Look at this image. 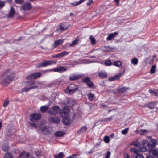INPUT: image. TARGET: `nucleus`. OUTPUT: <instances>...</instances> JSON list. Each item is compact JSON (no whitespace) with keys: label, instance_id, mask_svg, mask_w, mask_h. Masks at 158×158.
<instances>
[{"label":"nucleus","instance_id":"55","mask_svg":"<svg viewBox=\"0 0 158 158\" xmlns=\"http://www.w3.org/2000/svg\"><path fill=\"white\" fill-rule=\"evenodd\" d=\"M93 1L92 0H89L88 2L86 4L87 5L89 6L92 2Z\"/></svg>","mask_w":158,"mask_h":158},{"label":"nucleus","instance_id":"36","mask_svg":"<svg viewBox=\"0 0 158 158\" xmlns=\"http://www.w3.org/2000/svg\"><path fill=\"white\" fill-rule=\"evenodd\" d=\"M4 158H13L12 157V155L11 153H6L4 155Z\"/></svg>","mask_w":158,"mask_h":158},{"label":"nucleus","instance_id":"34","mask_svg":"<svg viewBox=\"0 0 158 158\" xmlns=\"http://www.w3.org/2000/svg\"><path fill=\"white\" fill-rule=\"evenodd\" d=\"M87 96L88 99L91 101L93 100L94 97V94L91 93L88 94Z\"/></svg>","mask_w":158,"mask_h":158},{"label":"nucleus","instance_id":"12","mask_svg":"<svg viewBox=\"0 0 158 158\" xmlns=\"http://www.w3.org/2000/svg\"><path fill=\"white\" fill-rule=\"evenodd\" d=\"M49 121L50 123H55L58 124L60 123L59 118L58 117H50L49 118Z\"/></svg>","mask_w":158,"mask_h":158},{"label":"nucleus","instance_id":"52","mask_svg":"<svg viewBox=\"0 0 158 158\" xmlns=\"http://www.w3.org/2000/svg\"><path fill=\"white\" fill-rule=\"evenodd\" d=\"M147 143L148 141L146 140H143L141 142V143L143 145H145Z\"/></svg>","mask_w":158,"mask_h":158},{"label":"nucleus","instance_id":"40","mask_svg":"<svg viewBox=\"0 0 158 158\" xmlns=\"http://www.w3.org/2000/svg\"><path fill=\"white\" fill-rule=\"evenodd\" d=\"M104 140L106 143H108L110 142L109 137L108 136H105L104 138Z\"/></svg>","mask_w":158,"mask_h":158},{"label":"nucleus","instance_id":"44","mask_svg":"<svg viewBox=\"0 0 158 158\" xmlns=\"http://www.w3.org/2000/svg\"><path fill=\"white\" fill-rule=\"evenodd\" d=\"M112 116H111L110 117L105 118L103 120V121L105 122L111 121L112 119Z\"/></svg>","mask_w":158,"mask_h":158},{"label":"nucleus","instance_id":"61","mask_svg":"<svg viewBox=\"0 0 158 158\" xmlns=\"http://www.w3.org/2000/svg\"><path fill=\"white\" fill-rule=\"evenodd\" d=\"M114 1H115L117 2V5H118L119 4V0H114Z\"/></svg>","mask_w":158,"mask_h":158},{"label":"nucleus","instance_id":"5","mask_svg":"<svg viewBox=\"0 0 158 158\" xmlns=\"http://www.w3.org/2000/svg\"><path fill=\"white\" fill-rule=\"evenodd\" d=\"M41 116L38 113H33L30 116V120L31 122H35L40 119Z\"/></svg>","mask_w":158,"mask_h":158},{"label":"nucleus","instance_id":"32","mask_svg":"<svg viewBox=\"0 0 158 158\" xmlns=\"http://www.w3.org/2000/svg\"><path fill=\"white\" fill-rule=\"evenodd\" d=\"M64 156V154L63 152H61L58 155H55L54 157L55 158H63Z\"/></svg>","mask_w":158,"mask_h":158},{"label":"nucleus","instance_id":"39","mask_svg":"<svg viewBox=\"0 0 158 158\" xmlns=\"http://www.w3.org/2000/svg\"><path fill=\"white\" fill-rule=\"evenodd\" d=\"M156 65H153L152 66V67L151 68L150 70V73H155V68H156Z\"/></svg>","mask_w":158,"mask_h":158},{"label":"nucleus","instance_id":"35","mask_svg":"<svg viewBox=\"0 0 158 158\" xmlns=\"http://www.w3.org/2000/svg\"><path fill=\"white\" fill-rule=\"evenodd\" d=\"M130 151L131 152H133L135 153L136 154V155L137 154H139L138 153V152L139 151V150L135 148H133L130 149Z\"/></svg>","mask_w":158,"mask_h":158},{"label":"nucleus","instance_id":"47","mask_svg":"<svg viewBox=\"0 0 158 158\" xmlns=\"http://www.w3.org/2000/svg\"><path fill=\"white\" fill-rule=\"evenodd\" d=\"M9 102V101L7 100H5L3 104V106L5 107H6L8 104Z\"/></svg>","mask_w":158,"mask_h":158},{"label":"nucleus","instance_id":"50","mask_svg":"<svg viewBox=\"0 0 158 158\" xmlns=\"http://www.w3.org/2000/svg\"><path fill=\"white\" fill-rule=\"evenodd\" d=\"M135 158H144V157L142 155L140 154H137L135 156Z\"/></svg>","mask_w":158,"mask_h":158},{"label":"nucleus","instance_id":"63","mask_svg":"<svg viewBox=\"0 0 158 158\" xmlns=\"http://www.w3.org/2000/svg\"><path fill=\"white\" fill-rule=\"evenodd\" d=\"M31 125L35 127H36V124L35 123H31Z\"/></svg>","mask_w":158,"mask_h":158},{"label":"nucleus","instance_id":"14","mask_svg":"<svg viewBox=\"0 0 158 158\" xmlns=\"http://www.w3.org/2000/svg\"><path fill=\"white\" fill-rule=\"evenodd\" d=\"M63 119V122L65 125H69L70 123V118L69 116H66L65 117H64Z\"/></svg>","mask_w":158,"mask_h":158},{"label":"nucleus","instance_id":"43","mask_svg":"<svg viewBox=\"0 0 158 158\" xmlns=\"http://www.w3.org/2000/svg\"><path fill=\"white\" fill-rule=\"evenodd\" d=\"M31 89V87L28 88L25 87L22 89V91L23 92H26L28 91Z\"/></svg>","mask_w":158,"mask_h":158},{"label":"nucleus","instance_id":"41","mask_svg":"<svg viewBox=\"0 0 158 158\" xmlns=\"http://www.w3.org/2000/svg\"><path fill=\"white\" fill-rule=\"evenodd\" d=\"M128 131L129 128H127L122 130L121 131V133L125 135L128 133Z\"/></svg>","mask_w":158,"mask_h":158},{"label":"nucleus","instance_id":"62","mask_svg":"<svg viewBox=\"0 0 158 158\" xmlns=\"http://www.w3.org/2000/svg\"><path fill=\"white\" fill-rule=\"evenodd\" d=\"M133 145L135 146L136 147H138V146H139V143H135V144H134Z\"/></svg>","mask_w":158,"mask_h":158},{"label":"nucleus","instance_id":"13","mask_svg":"<svg viewBox=\"0 0 158 158\" xmlns=\"http://www.w3.org/2000/svg\"><path fill=\"white\" fill-rule=\"evenodd\" d=\"M31 8V5L30 3L25 4L22 7V9L24 11L29 10Z\"/></svg>","mask_w":158,"mask_h":158},{"label":"nucleus","instance_id":"56","mask_svg":"<svg viewBox=\"0 0 158 158\" xmlns=\"http://www.w3.org/2000/svg\"><path fill=\"white\" fill-rule=\"evenodd\" d=\"M63 24H61V26H60V30L62 31H63L64 30H66L67 29L66 28H64L62 26V25H63Z\"/></svg>","mask_w":158,"mask_h":158},{"label":"nucleus","instance_id":"18","mask_svg":"<svg viewBox=\"0 0 158 158\" xmlns=\"http://www.w3.org/2000/svg\"><path fill=\"white\" fill-rule=\"evenodd\" d=\"M15 14V11L14 8L13 7H11L10 11L8 15V17L12 18L14 16Z\"/></svg>","mask_w":158,"mask_h":158},{"label":"nucleus","instance_id":"11","mask_svg":"<svg viewBox=\"0 0 158 158\" xmlns=\"http://www.w3.org/2000/svg\"><path fill=\"white\" fill-rule=\"evenodd\" d=\"M60 111V115L63 117L67 116L69 113V110L67 108H64Z\"/></svg>","mask_w":158,"mask_h":158},{"label":"nucleus","instance_id":"21","mask_svg":"<svg viewBox=\"0 0 158 158\" xmlns=\"http://www.w3.org/2000/svg\"><path fill=\"white\" fill-rule=\"evenodd\" d=\"M48 109V106L47 105H45L41 106L40 108V110L42 113L45 112Z\"/></svg>","mask_w":158,"mask_h":158},{"label":"nucleus","instance_id":"7","mask_svg":"<svg viewBox=\"0 0 158 158\" xmlns=\"http://www.w3.org/2000/svg\"><path fill=\"white\" fill-rule=\"evenodd\" d=\"M41 75V74L40 73H35L27 77L26 79L27 80L35 79L40 77Z\"/></svg>","mask_w":158,"mask_h":158},{"label":"nucleus","instance_id":"6","mask_svg":"<svg viewBox=\"0 0 158 158\" xmlns=\"http://www.w3.org/2000/svg\"><path fill=\"white\" fill-rule=\"evenodd\" d=\"M82 81L84 83H86L90 88H92L94 86V84L93 83L89 77L84 78L82 79Z\"/></svg>","mask_w":158,"mask_h":158},{"label":"nucleus","instance_id":"22","mask_svg":"<svg viewBox=\"0 0 158 158\" xmlns=\"http://www.w3.org/2000/svg\"><path fill=\"white\" fill-rule=\"evenodd\" d=\"M79 41V39H76L73 41L72 43L69 44L70 46L72 47L75 46L78 44V43Z\"/></svg>","mask_w":158,"mask_h":158},{"label":"nucleus","instance_id":"19","mask_svg":"<svg viewBox=\"0 0 158 158\" xmlns=\"http://www.w3.org/2000/svg\"><path fill=\"white\" fill-rule=\"evenodd\" d=\"M149 152L150 154H152L153 155L156 156H158V150H156L155 149H150Z\"/></svg>","mask_w":158,"mask_h":158},{"label":"nucleus","instance_id":"38","mask_svg":"<svg viewBox=\"0 0 158 158\" xmlns=\"http://www.w3.org/2000/svg\"><path fill=\"white\" fill-rule=\"evenodd\" d=\"M90 39L93 45L94 44L96 43L95 40L92 35H91L90 36Z\"/></svg>","mask_w":158,"mask_h":158},{"label":"nucleus","instance_id":"16","mask_svg":"<svg viewBox=\"0 0 158 158\" xmlns=\"http://www.w3.org/2000/svg\"><path fill=\"white\" fill-rule=\"evenodd\" d=\"M118 34V33L116 32H115L114 33H111L109 34L107 37V38L106 40H110L113 39L115 36Z\"/></svg>","mask_w":158,"mask_h":158},{"label":"nucleus","instance_id":"26","mask_svg":"<svg viewBox=\"0 0 158 158\" xmlns=\"http://www.w3.org/2000/svg\"><path fill=\"white\" fill-rule=\"evenodd\" d=\"M87 129V127L85 126L82 127L80 130L78 131V132L79 134H81L82 133L85 132Z\"/></svg>","mask_w":158,"mask_h":158},{"label":"nucleus","instance_id":"60","mask_svg":"<svg viewBox=\"0 0 158 158\" xmlns=\"http://www.w3.org/2000/svg\"><path fill=\"white\" fill-rule=\"evenodd\" d=\"M146 158H155L153 157L152 156L150 155H148L147 156Z\"/></svg>","mask_w":158,"mask_h":158},{"label":"nucleus","instance_id":"64","mask_svg":"<svg viewBox=\"0 0 158 158\" xmlns=\"http://www.w3.org/2000/svg\"><path fill=\"white\" fill-rule=\"evenodd\" d=\"M141 131L143 133H146L147 132V130H142Z\"/></svg>","mask_w":158,"mask_h":158},{"label":"nucleus","instance_id":"23","mask_svg":"<svg viewBox=\"0 0 158 158\" xmlns=\"http://www.w3.org/2000/svg\"><path fill=\"white\" fill-rule=\"evenodd\" d=\"M69 53L66 51L63 52L61 53H59L57 54V58H60L61 57H64L65 55L68 54Z\"/></svg>","mask_w":158,"mask_h":158},{"label":"nucleus","instance_id":"2","mask_svg":"<svg viewBox=\"0 0 158 158\" xmlns=\"http://www.w3.org/2000/svg\"><path fill=\"white\" fill-rule=\"evenodd\" d=\"M78 89V88L77 86L73 84H71L65 90V92L71 94L77 91Z\"/></svg>","mask_w":158,"mask_h":158},{"label":"nucleus","instance_id":"45","mask_svg":"<svg viewBox=\"0 0 158 158\" xmlns=\"http://www.w3.org/2000/svg\"><path fill=\"white\" fill-rule=\"evenodd\" d=\"M86 0H80L78 2H76V4H74L75 6H77L81 4V3L83 2L86 1Z\"/></svg>","mask_w":158,"mask_h":158},{"label":"nucleus","instance_id":"24","mask_svg":"<svg viewBox=\"0 0 158 158\" xmlns=\"http://www.w3.org/2000/svg\"><path fill=\"white\" fill-rule=\"evenodd\" d=\"M64 134L65 133L64 132L58 131L55 133V135L56 137H60L63 136Z\"/></svg>","mask_w":158,"mask_h":158},{"label":"nucleus","instance_id":"54","mask_svg":"<svg viewBox=\"0 0 158 158\" xmlns=\"http://www.w3.org/2000/svg\"><path fill=\"white\" fill-rule=\"evenodd\" d=\"M148 146L151 148V149H152V148H153L155 145H154L153 144H151L150 143H149L148 144Z\"/></svg>","mask_w":158,"mask_h":158},{"label":"nucleus","instance_id":"9","mask_svg":"<svg viewBox=\"0 0 158 158\" xmlns=\"http://www.w3.org/2000/svg\"><path fill=\"white\" fill-rule=\"evenodd\" d=\"M41 130L43 133L44 135H48L51 133L52 131V129L50 127H44L41 129Z\"/></svg>","mask_w":158,"mask_h":158},{"label":"nucleus","instance_id":"59","mask_svg":"<svg viewBox=\"0 0 158 158\" xmlns=\"http://www.w3.org/2000/svg\"><path fill=\"white\" fill-rule=\"evenodd\" d=\"M31 88V89H35L37 88L38 87V86L36 85H34L33 86L30 87Z\"/></svg>","mask_w":158,"mask_h":158},{"label":"nucleus","instance_id":"3","mask_svg":"<svg viewBox=\"0 0 158 158\" xmlns=\"http://www.w3.org/2000/svg\"><path fill=\"white\" fill-rule=\"evenodd\" d=\"M54 64V62L52 60L44 61L40 63L35 64L37 68H40L42 67H44L51 65Z\"/></svg>","mask_w":158,"mask_h":158},{"label":"nucleus","instance_id":"8","mask_svg":"<svg viewBox=\"0 0 158 158\" xmlns=\"http://www.w3.org/2000/svg\"><path fill=\"white\" fill-rule=\"evenodd\" d=\"M83 74H73L70 75L69 79L71 81L77 80L83 77Z\"/></svg>","mask_w":158,"mask_h":158},{"label":"nucleus","instance_id":"51","mask_svg":"<svg viewBox=\"0 0 158 158\" xmlns=\"http://www.w3.org/2000/svg\"><path fill=\"white\" fill-rule=\"evenodd\" d=\"M5 4L3 2L0 1V9L2 8L4 6Z\"/></svg>","mask_w":158,"mask_h":158},{"label":"nucleus","instance_id":"29","mask_svg":"<svg viewBox=\"0 0 158 158\" xmlns=\"http://www.w3.org/2000/svg\"><path fill=\"white\" fill-rule=\"evenodd\" d=\"M113 65L118 67H119L121 66L122 65V63L120 61H114L113 63Z\"/></svg>","mask_w":158,"mask_h":158},{"label":"nucleus","instance_id":"28","mask_svg":"<svg viewBox=\"0 0 158 158\" xmlns=\"http://www.w3.org/2000/svg\"><path fill=\"white\" fill-rule=\"evenodd\" d=\"M40 82L39 81H36L35 82H34L33 81H30L27 82V86H31L35 84H39Z\"/></svg>","mask_w":158,"mask_h":158},{"label":"nucleus","instance_id":"20","mask_svg":"<svg viewBox=\"0 0 158 158\" xmlns=\"http://www.w3.org/2000/svg\"><path fill=\"white\" fill-rule=\"evenodd\" d=\"M30 155V154L28 153H23L21 154L18 158H28Z\"/></svg>","mask_w":158,"mask_h":158},{"label":"nucleus","instance_id":"37","mask_svg":"<svg viewBox=\"0 0 158 158\" xmlns=\"http://www.w3.org/2000/svg\"><path fill=\"white\" fill-rule=\"evenodd\" d=\"M147 148L145 146L141 147L139 149V151L141 152H144L147 151Z\"/></svg>","mask_w":158,"mask_h":158},{"label":"nucleus","instance_id":"57","mask_svg":"<svg viewBox=\"0 0 158 158\" xmlns=\"http://www.w3.org/2000/svg\"><path fill=\"white\" fill-rule=\"evenodd\" d=\"M100 106L101 108H105L106 107H108V106H107L106 105L103 104H100Z\"/></svg>","mask_w":158,"mask_h":158},{"label":"nucleus","instance_id":"27","mask_svg":"<svg viewBox=\"0 0 158 158\" xmlns=\"http://www.w3.org/2000/svg\"><path fill=\"white\" fill-rule=\"evenodd\" d=\"M127 90V89L124 87H120L118 88V91L119 93H123L126 92Z\"/></svg>","mask_w":158,"mask_h":158},{"label":"nucleus","instance_id":"53","mask_svg":"<svg viewBox=\"0 0 158 158\" xmlns=\"http://www.w3.org/2000/svg\"><path fill=\"white\" fill-rule=\"evenodd\" d=\"M151 142L152 143V144H154V145H156V141L155 139H152L151 140Z\"/></svg>","mask_w":158,"mask_h":158},{"label":"nucleus","instance_id":"25","mask_svg":"<svg viewBox=\"0 0 158 158\" xmlns=\"http://www.w3.org/2000/svg\"><path fill=\"white\" fill-rule=\"evenodd\" d=\"M99 75L101 78H106L107 77V73L105 72H100L99 73Z\"/></svg>","mask_w":158,"mask_h":158},{"label":"nucleus","instance_id":"1","mask_svg":"<svg viewBox=\"0 0 158 158\" xmlns=\"http://www.w3.org/2000/svg\"><path fill=\"white\" fill-rule=\"evenodd\" d=\"M14 74L10 71L6 72L3 76L1 83L5 86H7L13 80Z\"/></svg>","mask_w":158,"mask_h":158},{"label":"nucleus","instance_id":"31","mask_svg":"<svg viewBox=\"0 0 158 158\" xmlns=\"http://www.w3.org/2000/svg\"><path fill=\"white\" fill-rule=\"evenodd\" d=\"M156 103L154 102L149 103L148 104V107L151 109H153L154 108Z\"/></svg>","mask_w":158,"mask_h":158},{"label":"nucleus","instance_id":"10","mask_svg":"<svg viewBox=\"0 0 158 158\" xmlns=\"http://www.w3.org/2000/svg\"><path fill=\"white\" fill-rule=\"evenodd\" d=\"M52 70H53L55 72H58L60 73H61L64 72L66 71L67 70V69L65 68L60 66L53 69Z\"/></svg>","mask_w":158,"mask_h":158},{"label":"nucleus","instance_id":"33","mask_svg":"<svg viewBox=\"0 0 158 158\" xmlns=\"http://www.w3.org/2000/svg\"><path fill=\"white\" fill-rule=\"evenodd\" d=\"M131 62L132 64L134 65H137L138 63V60L137 58L135 57L134 58L131 60Z\"/></svg>","mask_w":158,"mask_h":158},{"label":"nucleus","instance_id":"4","mask_svg":"<svg viewBox=\"0 0 158 158\" xmlns=\"http://www.w3.org/2000/svg\"><path fill=\"white\" fill-rule=\"evenodd\" d=\"M60 111V108L58 106H54L49 109L48 113L49 115H55L57 114Z\"/></svg>","mask_w":158,"mask_h":158},{"label":"nucleus","instance_id":"42","mask_svg":"<svg viewBox=\"0 0 158 158\" xmlns=\"http://www.w3.org/2000/svg\"><path fill=\"white\" fill-rule=\"evenodd\" d=\"M105 64L106 66H110L112 64V63L110 60H108L105 62Z\"/></svg>","mask_w":158,"mask_h":158},{"label":"nucleus","instance_id":"58","mask_svg":"<svg viewBox=\"0 0 158 158\" xmlns=\"http://www.w3.org/2000/svg\"><path fill=\"white\" fill-rule=\"evenodd\" d=\"M124 156L125 158H130V157H129L128 154L127 153H125L124 154Z\"/></svg>","mask_w":158,"mask_h":158},{"label":"nucleus","instance_id":"17","mask_svg":"<svg viewBox=\"0 0 158 158\" xmlns=\"http://www.w3.org/2000/svg\"><path fill=\"white\" fill-rule=\"evenodd\" d=\"M122 73H120L118 75H116L113 77L109 78V80L111 81L115 80H118L119 79L120 77L122 76Z\"/></svg>","mask_w":158,"mask_h":158},{"label":"nucleus","instance_id":"46","mask_svg":"<svg viewBox=\"0 0 158 158\" xmlns=\"http://www.w3.org/2000/svg\"><path fill=\"white\" fill-rule=\"evenodd\" d=\"M111 155V152L110 151H108L105 156V158H110V155Z\"/></svg>","mask_w":158,"mask_h":158},{"label":"nucleus","instance_id":"15","mask_svg":"<svg viewBox=\"0 0 158 158\" xmlns=\"http://www.w3.org/2000/svg\"><path fill=\"white\" fill-rule=\"evenodd\" d=\"M64 41V40H55L54 44H53V47L56 48L57 46L61 45L63 44Z\"/></svg>","mask_w":158,"mask_h":158},{"label":"nucleus","instance_id":"48","mask_svg":"<svg viewBox=\"0 0 158 158\" xmlns=\"http://www.w3.org/2000/svg\"><path fill=\"white\" fill-rule=\"evenodd\" d=\"M16 3L21 4L23 2V0H15Z\"/></svg>","mask_w":158,"mask_h":158},{"label":"nucleus","instance_id":"49","mask_svg":"<svg viewBox=\"0 0 158 158\" xmlns=\"http://www.w3.org/2000/svg\"><path fill=\"white\" fill-rule=\"evenodd\" d=\"M41 152L40 150H38L35 153L36 156L37 157H38L40 156L41 154Z\"/></svg>","mask_w":158,"mask_h":158},{"label":"nucleus","instance_id":"30","mask_svg":"<svg viewBox=\"0 0 158 158\" xmlns=\"http://www.w3.org/2000/svg\"><path fill=\"white\" fill-rule=\"evenodd\" d=\"M76 104V102L72 100H69L68 102V105L69 107H72Z\"/></svg>","mask_w":158,"mask_h":158}]
</instances>
